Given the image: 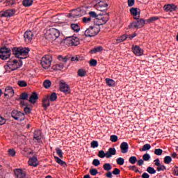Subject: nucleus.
<instances>
[{
	"mask_svg": "<svg viewBox=\"0 0 178 178\" xmlns=\"http://www.w3.org/2000/svg\"><path fill=\"white\" fill-rule=\"evenodd\" d=\"M60 35V31L59 30L51 28L45 33V38L48 40V41H54L56 40V38H59Z\"/></svg>",
	"mask_w": 178,
	"mask_h": 178,
	"instance_id": "obj_1",
	"label": "nucleus"
},
{
	"mask_svg": "<svg viewBox=\"0 0 178 178\" xmlns=\"http://www.w3.org/2000/svg\"><path fill=\"white\" fill-rule=\"evenodd\" d=\"M134 19L136 21H134L128 26L129 29L131 30H133V29H143V27L145 26V20L143 18L140 19V15H138V17H134Z\"/></svg>",
	"mask_w": 178,
	"mask_h": 178,
	"instance_id": "obj_2",
	"label": "nucleus"
},
{
	"mask_svg": "<svg viewBox=\"0 0 178 178\" xmlns=\"http://www.w3.org/2000/svg\"><path fill=\"white\" fill-rule=\"evenodd\" d=\"M101 31V28L99 26L95 25L93 26H90L85 31L86 37H95L98 35V33Z\"/></svg>",
	"mask_w": 178,
	"mask_h": 178,
	"instance_id": "obj_3",
	"label": "nucleus"
},
{
	"mask_svg": "<svg viewBox=\"0 0 178 178\" xmlns=\"http://www.w3.org/2000/svg\"><path fill=\"white\" fill-rule=\"evenodd\" d=\"M23 66V62L22 60L19 61L17 60H9L7 62V67H9L12 72L20 69V67Z\"/></svg>",
	"mask_w": 178,
	"mask_h": 178,
	"instance_id": "obj_4",
	"label": "nucleus"
},
{
	"mask_svg": "<svg viewBox=\"0 0 178 178\" xmlns=\"http://www.w3.org/2000/svg\"><path fill=\"white\" fill-rule=\"evenodd\" d=\"M64 43L67 47H77L80 44V40L77 37L71 36L64 40Z\"/></svg>",
	"mask_w": 178,
	"mask_h": 178,
	"instance_id": "obj_5",
	"label": "nucleus"
},
{
	"mask_svg": "<svg viewBox=\"0 0 178 178\" xmlns=\"http://www.w3.org/2000/svg\"><path fill=\"white\" fill-rule=\"evenodd\" d=\"M108 20H109V13H107L104 17H102V14H99L97 18L94 19V23L96 26H99H99L106 24Z\"/></svg>",
	"mask_w": 178,
	"mask_h": 178,
	"instance_id": "obj_6",
	"label": "nucleus"
},
{
	"mask_svg": "<svg viewBox=\"0 0 178 178\" xmlns=\"http://www.w3.org/2000/svg\"><path fill=\"white\" fill-rule=\"evenodd\" d=\"M52 62V57L49 55H46L42 58L40 65L43 69H49L51 67V63Z\"/></svg>",
	"mask_w": 178,
	"mask_h": 178,
	"instance_id": "obj_7",
	"label": "nucleus"
},
{
	"mask_svg": "<svg viewBox=\"0 0 178 178\" xmlns=\"http://www.w3.org/2000/svg\"><path fill=\"white\" fill-rule=\"evenodd\" d=\"M11 116L15 120H18V122H23L26 119V115L17 110H13L11 112Z\"/></svg>",
	"mask_w": 178,
	"mask_h": 178,
	"instance_id": "obj_8",
	"label": "nucleus"
},
{
	"mask_svg": "<svg viewBox=\"0 0 178 178\" xmlns=\"http://www.w3.org/2000/svg\"><path fill=\"white\" fill-rule=\"evenodd\" d=\"M10 49H8L6 47L0 49V59H2V60H6V59H9V58H10Z\"/></svg>",
	"mask_w": 178,
	"mask_h": 178,
	"instance_id": "obj_9",
	"label": "nucleus"
},
{
	"mask_svg": "<svg viewBox=\"0 0 178 178\" xmlns=\"http://www.w3.org/2000/svg\"><path fill=\"white\" fill-rule=\"evenodd\" d=\"M16 13V10H6V11L1 12L0 14L1 17H12Z\"/></svg>",
	"mask_w": 178,
	"mask_h": 178,
	"instance_id": "obj_10",
	"label": "nucleus"
},
{
	"mask_svg": "<svg viewBox=\"0 0 178 178\" xmlns=\"http://www.w3.org/2000/svg\"><path fill=\"white\" fill-rule=\"evenodd\" d=\"M60 90L65 94H70V88L69 85L66 84L65 82L60 83Z\"/></svg>",
	"mask_w": 178,
	"mask_h": 178,
	"instance_id": "obj_11",
	"label": "nucleus"
},
{
	"mask_svg": "<svg viewBox=\"0 0 178 178\" xmlns=\"http://www.w3.org/2000/svg\"><path fill=\"white\" fill-rule=\"evenodd\" d=\"M95 8L97 10H99V12H104V10H106L108 3L104 1H100L96 4Z\"/></svg>",
	"mask_w": 178,
	"mask_h": 178,
	"instance_id": "obj_12",
	"label": "nucleus"
},
{
	"mask_svg": "<svg viewBox=\"0 0 178 178\" xmlns=\"http://www.w3.org/2000/svg\"><path fill=\"white\" fill-rule=\"evenodd\" d=\"M15 95V90L13 88L10 86H7L5 89L4 96L8 97V98H12Z\"/></svg>",
	"mask_w": 178,
	"mask_h": 178,
	"instance_id": "obj_13",
	"label": "nucleus"
},
{
	"mask_svg": "<svg viewBox=\"0 0 178 178\" xmlns=\"http://www.w3.org/2000/svg\"><path fill=\"white\" fill-rule=\"evenodd\" d=\"M41 130H35L33 133V141L35 143H40L42 138V136L41 135Z\"/></svg>",
	"mask_w": 178,
	"mask_h": 178,
	"instance_id": "obj_14",
	"label": "nucleus"
},
{
	"mask_svg": "<svg viewBox=\"0 0 178 178\" xmlns=\"http://www.w3.org/2000/svg\"><path fill=\"white\" fill-rule=\"evenodd\" d=\"M51 105V102L49 100V96H47L42 100V106L44 108V111H47L48 107Z\"/></svg>",
	"mask_w": 178,
	"mask_h": 178,
	"instance_id": "obj_15",
	"label": "nucleus"
},
{
	"mask_svg": "<svg viewBox=\"0 0 178 178\" xmlns=\"http://www.w3.org/2000/svg\"><path fill=\"white\" fill-rule=\"evenodd\" d=\"M33 37H34V34L31 32V31H26L24 33V38L26 42H31V40H33Z\"/></svg>",
	"mask_w": 178,
	"mask_h": 178,
	"instance_id": "obj_16",
	"label": "nucleus"
},
{
	"mask_svg": "<svg viewBox=\"0 0 178 178\" xmlns=\"http://www.w3.org/2000/svg\"><path fill=\"white\" fill-rule=\"evenodd\" d=\"M132 51L136 56H141L143 54V49L138 45L133 46Z\"/></svg>",
	"mask_w": 178,
	"mask_h": 178,
	"instance_id": "obj_17",
	"label": "nucleus"
},
{
	"mask_svg": "<svg viewBox=\"0 0 178 178\" xmlns=\"http://www.w3.org/2000/svg\"><path fill=\"white\" fill-rule=\"evenodd\" d=\"M14 174L17 178H26V173L23 172V170L22 169H15L14 170Z\"/></svg>",
	"mask_w": 178,
	"mask_h": 178,
	"instance_id": "obj_18",
	"label": "nucleus"
},
{
	"mask_svg": "<svg viewBox=\"0 0 178 178\" xmlns=\"http://www.w3.org/2000/svg\"><path fill=\"white\" fill-rule=\"evenodd\" d=\"M177 9V6L175 4H168L164 6V10L165 12H175Z\"/></svg>",
	"mask_w": 178,
	"mask_h": 178,
	"instance_id": "obj_19",
	"label": "nucleus"
},
{
	"mask_svg": "<svg viewBox=\"0 0 178 178\" xmlns=\"http://www.w3.org/2000/svg\"><path fill=\"white\" fill-rule=\"evenodd\" d=\"M122 154H127L129 152V144L127 142H122L120 145Z\"/></svg>",
	"mask_w": 178,
	"mask_h": 178,
	"instance_id": "obj_20",
	"label": "nucleus"
},
{
	"mask_svg": "<svg viewBox=\"0 0 178 178\" xmlns=\"http://www.w3.org/2000/svg\"><path fill=\"white\" fill-rule=\"evenodd\" d=\"M106 158H112L113 155H116V149L115 147H110L108 150L106 152Z\"/></svg>",
	"mask_w": 178,
	"mask_h": 178,
	"instance_id": "obj_21",
	"label": "nucleus"
},
{
	"mask_svg": "<svg viewBox=\"0 0 178 178\" xmlns=\"http://www.w3.org/2000/svg\"><path fill=\"white\" fill-rule=\"evenodd\" d=\"M13 55H15L16 58H19V59H26V57H20V47H14L13 49Z\"/></svg>",
	"mask_w": 178,
	"mask_h": 178,
	"instance_id": "obj_22",
	"label": "nucleus"
},
{
	"mask_svg": "<svg viewBox=\"0 0 178 178\" xmlns=\"http://www.w3.org/2000/svg\"><path fill=\"white\" fill-rule=\"evenodd\" d=\"M38 100V95L35 92H33L31 97H29V102H31V104H35V102H37Z\"/></svg>",
	"mask_w": 178,
	"mask_h": 178,
	"instance_id": "obj_23",
	"label": "nucleus"
},
{
	"mask_svg": "<svg viewBox=\"0 0 178 178\" xmlns=\"http://www.w3.org/2000/svg\"><path fill=\"white\" fill-rule=\"evenodd\" d=\"M30 52V49L19 47V56H27Z\"/></svg>",
	"mask_w": 178,
	"mask_h": 178,
	"instance_id": "obj_24",
	"label": "nucleus"
},
{
	"mask_svg": "<svg viewBox=\"0 0 178 178\" xmlns=\"http://www.w3.org/2000/svg\"><path fill=\"white\" fill-rule=\"evenodd\" d=\"M37 157L33 156L32 158L29 159V165L30 166H34V168L38 166V163H37Z\"/></svg>",
	"mask_w": 178,
	"mask_h": 178,
	"instance_id": "obj_25",
	"label": "nucleus"
},
{
	"mask_svg": "<svg viewBox=\"0 0 178 178\" xmlns=\"http://www.w3.org/2000/svg\"><path fill=\"white\" fill-rule=\"evenodd\" d=\"M102 51H104V47L99 46L91 49L90 54H97V52H102Z\"/></svg>",
	"mask_w": 178,
	"mask_h": 178,
	"instance_id": "obj_26",
	"label": "nucleus"
},
{
	"mask_svg": "<svg viewBox=\"0 0 178 178\" xmlns=\"http://www.w3.org/2000/svg\"><path fill=\"white\" fill-rule=\"evenodd\" d=\"M106 83L108 87H115L116 82L113 79L107 78L106 79Z\"/></svg>",
	"mask_w": 178,
	"mask_h": 178,
	"instance_id": "obj_27",
	"label": "nucleus"
},
{
	"mask_svg": "<svg viewBox=\"0 0 178 178\" xmlns=\"http://www.w3.org/2000/svg\"><path fill=\"white\" fill-rule=\"evenodd\" d=\"M71 29L74 33H79L80 31V26L78 24H71Z\"/></svg>",
	"mask_w": 178,
	"mask_h": 178,
	"instance_id": "obj_28",
	"label": "nucleus"
},
{
	"mask_svg": "<svg viewBox=\"0 0 178 178\" xmlns=\"http://www.w3.org/2000/svg\"><path fill=\"white\" fill-rule=\"evenodd\" d=\"M78 76L79 77H85V76H87V71L83 68L79 69L78 70Z\"/></svg>",
	"mask_w": 178,
	"mask_h": 178,
	"instance_id": "obj_29",
	"label": "nucleus"
},
{
	"mask_svg": "<svg viewBox=\"0 0 178 178\" xmlns=\"http://www.w3.org/2000/svg\"><path fill=\"white\" fill-rule=\"evenodd\" d=\"M54 159L58 165H60L61 166H66V162L63 161L62 159H60L59 157L55 156Z\"/></svg>",
	"mask_w": 178,
	"mask_h": 178,
	"instance_id": "obj_30",
	"label": "nucleus"
},
{
	"mask_svg": "<svg viewBox=\"0 0 178 178\" xmlns=\"http://www.w3.org/2000/svg\"><path fill=\"white\" fill-rule=\"evenodd\" d=\"M33 0H24L22 2V5L25 6V8H29L33 5Z\"/></svg>",
	"mask_w": 178,
	"mask_h": 178,
	"instance_id": "obj_31",
	"label": "nucleus"
},
{
	"mask_svg": "<svg viewBox=\"0 0 178 178\" xmlns=\"http://www.w3.org/2000/svg\"><path fill=\"white\" fill-rule=\"evenodd\" d=\"M49 99L51 101V102L56 101V99H58V95H56V92H52L51 95L49 96Z\"/></svg>",
	"mask_w": 178,
	"mask_h": 178,
	"instance_id": "obj_32",
	"label": "nucleus"
},
{
	"mask_svg": "<svg viewBox=\"0 0 178 178\" xmlns=\"http://www.w3.org/2000/svg\"><path fill=\"white\" fill-rule=\"evenodd\" d=\"M149 149H151V145L147 143L143 146L142 149H140V151H149Z\"/></svg>",
	"mask_w": 178,
	"mask_h": 178,
	"instance_id": "obj_33",
	"label": "nucleus"
},
{
	"mask_svg": "<svg viewBox=\"0 0 178 178\" xmlns=\"http://www.w3.org/2000/svg\"><path fill=\"white\" fill-rule=\"evenodd\" d=\"M138 8H131L130 9V12L131 14L132 15V16H134V17H136V16H137V15H138Z\"/></svg>",
	"mask_w": 178,
	"mask_h": 178,
	"instance_id": "obj_34",
	"label": "nucleus"
},
{
	"mask_svg": "<svg viewBox=\"0 0 178 178\" xmlns=\"http://www.w3.org/2000/svg\"><path fill=\"white\" fill-rule=\"evenodd\" d=\"M103 169H104V170H106V172H109V170H112V165H111V163H104L103 165Z\"/></svg>",
	"mask_w": 178,
	"mask_h": 178,
	"instance_id": "obj_35",
	"label": "nucleus"
},
{
	"mask_svg": "<svg viewBox=\"0 0 178 178\" xmlns=\"http://www.w3.org/2000/svg\"><path fill=\"white\" fill-rule=\"evenodd\" d=\"M52 84V82H51L49 80L47 79L43 82V86L44 88H49Z\"/></svg>",
	"mask_w": 178,
	"mask_h": 178,
	"instance_id": "obj_36",
	"label": "nucleus"
},
{
	"mask_svg": "<svg viewBox=\"0 0 178 178\" xmlns=\"http://www.w3.org/2000/svg\"><path fill=\"white\" fill-rule=\"evenodd\" d=\"M156 20H159V17H151L147 19V23H154V22H156Z\"/></svg>",
	"mask_w": 178,
	"mask_h": 178,
	"instance_id": "obj_37",
	"label": "nucleus"
},
{
	"mask_svg": "<svg viewBox=\"0 0 178 178\" xmlns=\"http://www.w3.org/2000/svg\"><path fill=\"white\" fill-rule=\"evenodd\" d=\"M129 163H131V165H134L136 162H137V157L136 156H132L129 159Z\"/></svg>",
	"mask_w": 178,
	"mask_h": 178,
	"instance_id": "obj_38",
	"label": "nucleus"
},
{
	"mask_svg": "<svg viewBox=\"0 0 178 178\" xmlns=\"http://www.w3.org/2000/svg\"><path fill=\"white\" fill-rule=\"evenodd\" d=\"M147 172H148L149 175H155V173H156V170H155V168L152 167H148L147 168Z\"/></svg>",
	"mask_w": 178,
	"mask_h": 178,
	"instance_id": "obj_39",
	"label": "nucleus"
},
{
	"mask_svg": "<svg viewBox=\"0 0 178 178\" xmlns=\"http://www.w3.org/2000/svg\"><path fill=\"white\" fill-rule=\"evenodd\" d=\"M89 15L90 17H93L94 19H98L99 14L97 15L95 11H90L89 12Z\"/></svg>",
	"mask_w": 178,
	"mask_h": 178,
	"instance_id": "obj_40",
	"label": "nucleus"
},
{
	"mask_svg": "<svg viewBox=\"0 0 178 178\" xmlns=\"http://www.w3.org/2000/svg\"><path fill=\"white\" fill-rule=\"evenodd\" d=\"M56 152L61 159L63 158V152H62V149H60L59 147L56 148Z\"/></svg>",
	"mask_w": 178,
	"mask_h": 178,
	"instance_id": "obj_41",
	"label": "nucleus"
},
{
	"mask_svg": "<svg viewBox=\"0 0 178 178\" xmlns=\"http://www.w3.org/2000/svg\"><path fill=\"white\" fill-rule=\"evenodd\" d=\"M172 162V157L170 156H166L164 158V163H166V165H169Z\"/></svg>",
	"mask_w": 178,
	"mask_h": 178,
	"instance_id": "obj_42",
	"label": "nucleus"
},
{
	"mask_svg": "<svg viewBox=\"0 0 178 178\" xmlns=\"http://www.w3.org/2000/svg\"><path fill=\"white\" fill-rule=\"evenodd\" d=\"M54 67L56 68V70H62V69H63L64 67V65L63 63H60L58 64L55 65Z\"/></svg>",
	"mask_w": 178,
	"mask_h": 178,
	"instance_id": "obj_43",
	"label": "nucleus"
},
{
	"mask_svg": "<svg viewBox=\"0 0 178 178\" xmlns=\"http://www.w3.org/2000/svg\"><path fill=\"white\" fill-rule=\"evenodd\" d=\"M17 84L19 87H27V82L26 81H18Z\"/></svg>",
	"mask_w": 178,
	"mask_h": 178,
	"instance_id": "obj_44",
	"label": "nucleus"
},
{
	"mask_svg": "<svg viewBox=\"0 0 178 178\" xmlns=\"http://www.w3.org/2000/svg\"><path fill=\"white\" fill-rule=\"evenodd\" d=\"M116 162L118 165H124V159L120 157L117 159Z\"/></svg>",
	"mask_w": 178,
	"mask_h": 178,
	"instance_id": "obj_45",
	"label": "nucleus"
},
{
	"mask_svg": "<svg viewBox=\"0 0 178 178\" xmlns=\"http://www.w3.org/2000/svg\"><path fill=\"white\" fill-rule=\"evenodd\" d=\"M163 170H166V166H165V165L160 164V165H157V172H161Z\"/></svg>",
	"mask_w": 178,
	"mask_h": 178,
	"instance_id": "obj_46",
	"label": "nucleus"
},
{
	"mask_svg": "<svg viewBox=\"0 0 178 178\" xmlns=\"http://www.w3.org/2000/svg\"><path fill=\"white\" fill-rule=\"evenodd\" d=\"M106 158V153H105V152L104 150H100L99 152V154H98V157L99 158Z\"/></svg>",
	"mask_w": 178,
	"mask_h": 178,
	"instance_id": "obj_47",
	"label": "nucleus"
},
{
	"mask_svg": "<svg viewBox=\"0 0 178 178\" xmlns=\"http://www.w3.org/2000/svg\"><path fill=\"white\" fill-rule=\"evenodd\" d=\"M90 173L92 176H97V175H98V170L95 168L90 169Z\"/></svg>",
	"mask_w": 178,
	"mask_h": 178,
	"instance_id": "obj_48",
	"label": "nucleus"
},
{
	"mask_svg": "<svg viewBox=\"0 0 178 178\" xmlns=\"http://www.w3.org/2000/svg\"><path fill=\"white\" fill-rule=\"evenodd\" d=\"M27 98H29V94L26 93V92H23L22 94H21V95L19 96V99H23L24 101L25 99H27Z\"/></svg>",
	"mask_w": 178,
	"mask_h": 178,
	"instance_id": "obj_49",
	"label": "nucleus"
},
{
	"mask_svg": "<svg viewBox=\"0 0 178 178\" xmlns=\"http://www.w3.org/2000/svg\"><path fill=\"white\" fill-rule=\"evenodd\" d=\"M58 60H61L64 63H66V62H67V60H69V58H67V56L63 57V56L60 55V56H58Z\"/></svg>",
	"mask_w": 178,
	"mask_h": 178,
	"instance_id": "obj_50",
	"label": "nucleus"
},
{
	"mask_svg": "<svg viewBox=\"0 0 178 178\" xmlns=\"http://www.w3.org/2000/svg\"><path fill=\"white\" fill-rule=\"evenodd\" d=\"M143 161H148L149 159H151V156L149 154L146 153L143 156Z\"/></svg>",
	"mask_w": 178,
	"mask_h": 178,
	"instance_id": "obj_51",
	"label": "nucleus"
},
{
	"mask_svg": "<svg viewBox=\"0 0 178 178\" xmlns=\"http://www.w3.org/2000/svg\"><path fill=\"white\" fill-rule=\"evenodd\" d=\"M163 152V150H162V149H154L155 155L161 156V155H162Z\"/></svg>",
	"mask_w": 178,
	"mask_h": 178,
	"instance_id": "obj_52",
	"label": "nucleus"
},
{
	"mask_svg": "<svg viewBox=\"0 0 178 178\" xmlns=\"http://www.w3.org/2000/svg\"><path fill=\"white\" fill-rule=\"evenodd\" d=\"M81 57H80V56H76V57L75 56H73L71 58V60L72 62H79V60H81Z\"/></svg>",
	"mask_w": 178,
	"mask_h": 178,
	"instance_id": "obj_53",
	"label": "nucleus"
},
{
	"mask_svg": "<svg viewBox=\"0 0 178 178\" xmlns=\"http://www.w3.org/2000/svg\"><path fill=\"white\" fill-rule=\"evenodd\" d=\"M110 140H111L112 143H116V141H118V136H116V135H112V136H111V137H110Z\"/></svg>",
	"mask_w": 178,
	"mask_h": 178,
	"instance_id": "obj_54",
	"label": "nucleus"
},
{
	"mask_svg": "<svg viewBox=\"0 0 178 178\" xmlns=\"http://www.w3.org/2000/svg\"><path fill=\"white\" fill-rule=\"evenodd\" d=\"M91 147L92 148H97L98 147V141L97 140H93L90 143Z\"/></svg>",
	"mask_w": 178,
	"mask_h": 178,
	"instance_id": "obj_55",
	"label": "nucleus"
},
{
	"mask_svg": "<svg viewBox=\"0 0 178 178\" xmlns=\"http://www.w3.org/2000/svg\"><path fill=\"white\" fill-rule=\"evenodd\" d=\"M129 169L130 170H133L134 172H136V173H138V172H140V170H138V169H137V167H136V165L129 166Z\"/></svg>",
	"mask_w": 178,
	"mask_h": 178,
	"instance_id": "obj_56",
	"label": "nucleus"
},
{
	"mask_svg": "<svg viewBox=\"0 0 178 178\" xmlns=\"http://www.w3.org/2000/svg\"><path fill=\"white\" fill-rule=\"evenodd\" d=\"M92 165H94V166H99V165H101V162L99 160L95 159L92 161Z\"/></svg>",
	"mask_w": 178,
	"mask_h": 178,
	"instance_id": "obj_57",
	"label": "nucleus"
},
{
	"mask_svg": "<svg viewBox=\"0 0 178 178\" xmlns=\"http://www.w3.org/2000/svg\"><path fill=\"white\" fill-rule=\"evenodd\" d=\"M24 111L25 112V113L26 115H29V113H31V108H30V107L29 106H26L24 108Z\"/></svg>",
	"mask_w": 178,
	"mask_h": 178,
	"instance_id": "obj_58",
	"label": "nucleus"
},
{
	"mask_svg": "<svg viewBox=\"0 0 178 178\" xmlns=\"http://www.w3.org/2000/svg\"><path fill=\"white\" fill-rule=\"evenodd\" d=\"M8 155L10 156H15V155H16V152L13 149H10L8 150Z\"/></svg>",
	"mask_w": 178,
	"mask_h": 178,
	"instance_id": "obj_59",
	"label": "nucleus"
},
{
	"mask_svg": "<svg viewBox=\"0 0 178 178\" xmlns=\"http://www.w3.org/2000/svg\"><path fill=\"white\" fill-rule=\"evenodd\" d=\"M6 123V120L0 115V126H3Z\"/></svg>",
	"mask_w": 178,
	"mask_h": 178,
	"instance_id": "obj_60",
	"label": "nucleus"
},
{
	"mask_svg": "<svg viewBox=\"0 0 178 178\" xmlns=\"http://www.w3.org/2000/svg\"><path fill=\"white\" fill-rule=\"evenodd\" d=\"M82 21L83 23H90V22H91V17H84Z\"/></svg>",
	"mask_w": 178,
	"mask_h": 178,
	"instance_id": "obj_61",
	"label": "nucleus"
},
{
	"mask_svg": "<svg viewBox=\"0 0 178 178\" xmlns=\"http://www.w3.org/2000/svg\"><path fill=\"white\" fill-rule=\"evenodd\" d=\"M97 60H95V59H91L90 60V66H97Z\"/></svg>",
	"mask_w": 178,
	"mask_h": 178,
	"instance_id": "obj_62",
	"label": "nucleus"
},
{
	"mask_svg": "<svg viewBox=\"0 0 178 178\" xmlns=\"http://www.w3.org/2000/svg\"><path fill=\"white\" fill-rule=\"evenodd\" d=\"M112 173L113 175H120V170H119L118 168H115Z\"/></svg>",
	"mask_w": 178,
	"mask_h": 178,
	"instance_id": "obj_63",
	"label": "nucleus"
},
{
	"mask_svg": "<svg viewBox=\"0 0 178 178\" xmlns=\"http://www.w3.org/2000/svg\"><path fill=\"white\" fill-rule=\"evenodd\" d=\"M173 174L175 176H178V167L176 165L174 168Z\"/></svg>",
	"mask_w": 178,
	"mask_h": 178,
	"instance_id": "obj_64",
	"label": "nucleus"
}]
</instances>
